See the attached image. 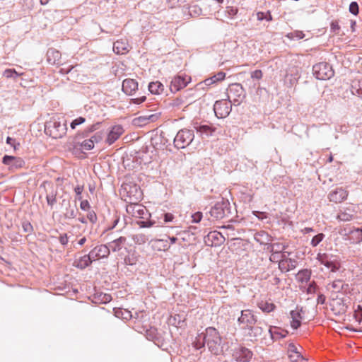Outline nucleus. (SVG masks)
<instances>
[{
    "label": "nucleus",
    "instance_id": "obj_1",
    "mask_svg": "<svg viewBox=\"0 0 362 362\" xmlns=\"http://www.w3.org/2000/svg\"><path fill=\"white\" fill-rule=\"evenodd\" d=\"M124 201L129 204L138 202L141 199L142 194L136 185L124 184L120 192Z\"/></svg>",
    "mask_w": 362,
    "mask_h": 362
},
{
    "label": "nucleus",
    "instance_id": "obj_2",
    "mask_svg": "<svg viewBox=\"0 0 362 362\" xmlns=\"http://www.w3.org/2000/svg\"><path fill=\"white\" fill-rule=\"evenodd\" d=\"M204 341L209 349L214 354H217L221 343V338L215 328H206Z\"/></svg>",
    "mask_w": 362,
    "mask_h": 362
},
{
    "label": "nucleus",
    "instance_id": "obj_3",
    "mask_svg": "<svg viewBox=\"0 0 362 362\" xmlns=\"http://www.w3.org/2000/svg\"><path fill=\"white\" fill-rule=\"evenodd\" d=\"M45 131L47 135L53 139H61L66 134V124H62L59 121L53 119L47 123Z\"/></svg>",
    "mask_w": 362,
    "mask_h": 362
},
{
    "label": "nucleus",
    "instance_id": "obj_4",
    "mask_svg": "<svg viewBox=\"0 0 362 362\" xmlns=\"http://www.w3.org/2000/svg\"><path fill=\"white\" fill-rule=\"evenodd\" d=\"M313 69L315 77L320 80L329 79L334 74L332 67L325 62L315 64Z\"/></svg>",
    "mask_w": 362,
    "mask_h": 362
},
{
    "label": "nucleus",
    "instance_id": "obj_5",
    "mask_svg": "<svg viewBox=\"0 0 362 362\" xmlns=\"http://www.w3.org/2000/svg\"><path fill=\"white\" fill-rule=\"evenodd\" d=\"M238 322L243 329L252 328L257 322V317L251 310H244L238 317Z\"/></svg>",
    "mask_w": 362,
    "mask_h": 362
},
{
    "label": "nucleus",
    "instance_id": "obj_6",
    "mask_svg": "<svg viewBox=\"0 0 362 362\" xmlns=\"http://www.w3.org/2000/svg\"><path fill=\"white\" fill-rule=\"evenodd\" d=\"M349 304V298H336L331 300L330 307L335 315H340L346 312Z\"/></svg>",
    "mask_w": 362,
    "mask_h": 362
},
{
    "label": "nucleus",
    "instance_id": "obj_7",
    "mask_svg": "<svg viewBox=\"0 0 362 362\" xmlns=\"http://www.w3.org/2000/svg\"><path fill=\"white\" fill-rule=\"evenodd\" d=\"M317 259L332 272L338 271L341 267L339 261L332 255L326 254L319 255Z\"/></svg>",
    "mask_w": 362,
    "mask_h": 362
},
{
    "label": "nucleus",
    "instance_id": "obj_8",
    "mask_svg": "<svg viewBox=\"0 0 362 362\" xmlns=\"http://www.w3.org/2000/svg\"><path fill=\"white\" fill-rule=\"evenodd\" d=\"M194 135L188 129H182L179 131L175 136V143L178 148H185L189 145L193 140Z\"/></svg>",
    "mask_w": 362,
    "mask_h": 362
},
{
    "label": "nucleus",
    "instance_id": "obj_9",
    "mask_svg": "<svg viewBox=\"0 0 362 362\" xmlns=\"http://www.w3.org/2000/svg\"><path fill=\"white\" fill-rule=\"evenodd\" d=\"M191 81V76L187 74L178 75L173 78L170 83V90L176 92L184 88Z\"/></svg>",
    "mask_w": 362,
    "mask_h": 362
},
{
    "label": "nucleus",
    "instance_id": "obj_10",
    "mask_svg": "<svg viewBox=\"0 0 362 362\" xmlns=\"http://www.w3.org/2000/svg\"><path fill=\"white\" fill-rule=\"evenodd\" d=\"M349 196V192L343 187H337L328 194L329 202L338 204L345 201Z\"/></svg>",
    "mask_w": 362,
    "mask_h": 362
},
{
    "label": "nucleus",
    "instance_id": "obj_11",
    "mask_svg": "<svg viewBox=\"0 0 362 362\" xmlns=\"http://www.w3.org/2000/svg\"><path fill=\"white\" fill-rule=\"evenodd\" d=\"M252 355V352L248 349L238 347L234 350L233 357L238 362H249Z\"/></svg>",
    "mask_w": 362,
    "mask_h": 362
},
{
    "label": "nucleus",
    "instance_id": "obj_12",
    "mask_svg": "<svg viewBox=\"0 0 362 362\" xmlns=\"http://www.w3.org/2000/svg\"><path fill=\"white\" fill-rule=\"evenodd\" d=\"M214 110L217 117L224 118L229 115L230 107L226 100H219L215 103Z\"/></svg>",
    "mask_w": 362,
    "mask_h": 362
},
{
    "label": "nucleus",
    "instance_id": "obj_13",
    "mask_svg": "<svg viewBox=\"0 0 362 362\" xmlns=\"http://www.w3.org/2000/svg\"><path fill=\"white\" fill-rule=\"evenodd\" d=\"M228 203L222 200L218 202L211 209L210 214L216 219H221L226 216V209Z\"/></svg>",
    "mask_w": 362,
    "mask_h": 362
},
{
    "label": "nucleus",
    "instance_id": "obj_14",
    "mask_svg": "<svg viewBox=\"0 0 362 362\" xmlns=\"http://www.w3.org/2000/svg\"><path fill=\"white\" fill-rule=\"evenodd\" d=\"M225 241L224 236L218 231H211L205 238L206 243L209 246H218Z\"/></svg>",
    "mask_w": 362,
    "mask_h": 362
},
{
    "label": "nucleus",
    "instance_id": "obj_15",
    "mask_svg": "<svg viewBox=\"0 0 362 362\" xmlns=\"http://www.w3.org/2000/svg\"><path fill=\"white\" fill-rule=\"evenodd\" d=\"M110 253V247L106 245H98L90 252L93 260L100 258H106L109 256Z\"/></svg>",
    "mask_w": 362,
    "mask_h": 362
},
{
    "label": "nucleus",
    "instance_id": "obj_16",
    "mask_svg": "<svg viewBox=\"0 0 362 362\" xmlns=\"http://www.w3.org/2000/svg\"><path fill=\"white\" fill-rule=\"evenodd\" d=\"M47 61L49 64L62 65V54L54 48H50L47 52Z\"/></svg>",
    "mask_w": 362,
    "mask_h": 362
},
{
    "label": "nucleus",
    "instance_id": "obj_17",
    "mask_svg": "<svg viewBox=\"0 0 362 362\" xmlns=\"http://www.w3.org/2000/svg\"><path fill=\"white\" fill-rule=\"evenodd\" d=\"M124 133V129L122 125L117 124L112 127L110 130L107 137L106 139L107 143L109 145L112 144L115 141H117L119 136Z\"/></svg>",
    "mask_w": 362,
    "mask_h": 362
},
{
    "label": "nucleus",
    "instance_id": "obj_18",
    "mask_svg": "<svg viewBox=\"0 0 362 362\" xmlns=\"http://www.w3.org/2000/svg\"><path fill=\"white\" fill-rule=\"evenodd\" d=\"M138 90V83L134 79L127 78L122 82V90L124 93L132 95Z\"/></svg>",
    "mask_w": 362,
    "mask_h": 362
},
{
    "label": "nucleus",
    "instance_id": "obj_19",
    "mask_svg": "<svg viewBox=\"0 0 362 362\" xmlns=\"http://www.w3.org/2000/svg\"><path fill=\"white\" fill-rule=\"evenodd\" d=\"M146 209L144 206L137 202L132 203L127 205V211L133 216L141 217L145 213Z\"/></svg>",
    "mask_w": 362,
    "mask_h": 362
},
{
    "label": "nucleus",
    "instance_id": "obj_20",
    "mask_svg": "<svg viewBox=\"0 0 362 362\" xmlns=\"http://www.w3.org/2000/svg\"><path fill=\"white\" fill-rule=\"evenodd\" d=\"M93 260V259L89 253V255H85L78 259H76L73 263V266L78 269H83L88 267L92 263Z\"/></svg>",
    "mask_w": 362,
    "mask_h": 362
},
{
    "label": "nucleus",
    "instance_id": "obj_21",
    "mask_svg": "<svg viewBox=\"0 0 362 362\" xmlns=\"http://www.w3.org/2000/svg\"><path fill=\"white\" fill-rule=\"evenodd\" d=\"M158 118V115L156 114H152L147 116H140L136 118H134L133 120V123L134 125L136 126H144L150 122H153L156 121Z\"/></svg>",
    "mask_w": 362,
    "mask_h": 362
},
{
    "label": "nucleus",
    "instance_id": "obj_22",
    "mask_svg": "<svg viewBox=\"0 0 362 362\" xmlns=\"http://www.w3.org/2000/svg\"><path fill=\"white\" fill-rule=\"evenodd\" d=\"M290 317L291 319L290 322L291 327L294 329H298L300 326L303 319L301 310L298 309L291 310L290 312Z\"/></svg>",
    "mask_w": 362,
    "mask_h": 362
},
{
    "label": "nucleus",
    "instance_id": "obj_23",
    "mask_svg": "<svg viewBox=\"0 0 362 362\" xmlns=\"http://www.w3.org/2000/svg\"><path fill=\"white\" fill-rule=\"evenodd\" d=\"M113 50L117 54H124L129 51V45L125 40H118L114 43Z\"/></svg>",
    "mask_w": 362,
    "mask_h": 362
},
{
    "label": "nucleus",
    "instance_id": "obj_24",
    "mask_svg": "<svg viewBox=\"0 0 362 362\" xmlns=\"http://www.w3.org/2000/svg\"><path fill=\"white\" fill-rule=\"evenodd\" d=\"M3 163L5 165H11V167L13 168H19L23 165L24 161L20 158L5 156L3 158Z\"/></svg>",
    "mask_w": 362,
    "mask_h": 362
},
{
    "label": "nucleus",
    "instance_id": "obj_25",
    "mask_svg": "<svg viewBox=\"0 0 362 362\" xmlns=\"http://www.w3.org/2000/svg\"><path fill=\"white\" fill-rule=\"evenodd\" d=\"M243 93V88L240 84H235L230 88L228 92V98H233L235 101H239Z\"/></svg>",
    "mask_w": 362,
    "mask_h": 362
},
{
    "label": "nucleus",
    "instance_id": "obj_26",
    "mask_svg": "<svg viewBox=\"0 0 362 362\" xmlns=\"http://www.w3.org/2000/svg\"><path fill=\"white\" fill-rule=\"evenodd\" d=\"M152 247L158 251H167L170 248L167 240L155 239L152 241Z\"/></svg>",
    "mask_w": 362,
    "mask_h": 362
},
{
    "label": "nucleus",
    "instance_id": "obj_27",
    "mask_svg": "<svg viewBox=\"0 0 362 362\" xmlns=\"http://www.w3.org/2000/svg\"><path fill=\"white\" fill-rule=\"evenodd\" d=\"M127 239L125 237H119V238L112 241L109 243L110 250L112 252H118L122 250L123 246L125 245Z\"/></svg>",
    "mask_w": 362,
    "mask_h": 362
},
{
    "label": "nucleus",
    "instance_id": "obj_28",
    "mask_svg": "<svg viewBox=\"0 0 362 362\" xmlns=\"http://www.w3.org/2000/svg\"><path fill=\"white\" fill-rule=\"evenodd\" d=\"M282 259L279 260V267L281 270L289 271L296 267V262L294 259H284V255H281Z\"/></svg>",
    "mask_w": 362,
    "mask_h": 362
},
{
    "label": "nucleus",
    "instance_id": "obj_29",
    "mask_svg": "<svg viewBox=\"0 0 362 362\" xmlns=\"http://www.w3.org/2000/svg\"><path fill=\"white\" fill-rule=\"evenodd\" d=\"M288 358L292 362L298 361L300 358V353L298 351V348L293 344H289L288 346Z\"/></svg>",
    "mask_w": 362,
    "mask_h": 362
},
{
    "label": "nucleus",
    "instance_id": "obj_30",
    "mask_svg": "<svg viewBox=\"0 0 362 362\" xmlns=\"http://www.w3.org/2000/svg\"><path fill=\"white\" fill-rule=\"evenodd\" d=\"M285 250V246L279 243H273L271 246V252H272L270 260L274 261L277 259V256Z\"/></svg>",
    "mask_w": 362,
    "mask_h": 362
},
{
    "label": "nucleus",
    "instance_id": "obj_31",
    "mask_svg": "<svg viewBox=\"0 0 362 362\" xmlns=\"http://www.w3.org/2000/svg\"><path fill=\"white\" fill-rule=\"evenodd\" d=\"M257 307L264 313H271L276 309V305L269 301L261 300L257 303Z\"/></svg>",
    "mask_w": 362,
    "mask_h": 362
},
{
    "label": "nucleus",
    "instance_id": "obj_32",
    "mask_svg": "<svg viewBox=\"0 0 362 362\" xmlns=\"http://www.w3.org/2000/svg\"><path fill=\"white\" fill-rule=\"evenodd\" d=\"M269 332L270 333L271 337L274 340L284 338L288 333V331L281 330L277 327L270 328Z\"/></svg>",
    "mask_w": 362,
    "mask_h": 362
},
{
    "label": "nucleus",
    "instance_id": "obj_33",
    "mask_svg": "<svg viewBox=\"0 0 362 362\" xmlns=\"http://www.w3.org/2000/svg\"><path fill=\"white\" fill-rule=\"evenodd\" d=\"M148 90L152 94L159 95L164 90V86L160 81L151 82Z\"/></svg>",
    "mask_w": 362,
    "mask_h": 362
},
{
    "label": "nucleus",
    "instance_id": "obj_34",
    "mask_svg": "<svg viewBox=\"0 0 362 362\" xmlns=\"http://www.w3.org/2000/svg\"><path fill=\"white\" fill-rule=\"evenodd\" d=\"M350 240L353 243H359L362 241V229L355 228L351 231Z\"/></svg>",
    "mask_w": 362,
    "mask_h": 362
},
{
    "label": "nucleus",
    "instance_id": "obj_35",
    "mask_svg": "<svg viewBox=\"0 0 362 362\" xmlns=\"http://www.w3.org/2000/svg\"><path fill=\"white\" fill-rule=\"evenodd\" d=\"M196 129L197 132L206 135H211L216 131V128L211 124L199 125L196 127Z\"/></svg>",
    "mask_w": 362,
    "mask_h": 362
},
{
    "label": "nucleus",
    "instance_id": "obj_36",
    "mask_svg": "<svg viewBox=\"0 0 362 362\" xmlns=\"http://www.w3.org/2000/svg\"><path fill=\"white\" fill-rule=\"evenodd\" d=\"M226 77V74L224 72L220 71L217 74L213 76L212 77L207 78L205 80V83L206 85H211L217 81H223Z\"/></svg>",
    "mask_w": 362,
    "mask_h": 362
},
{
    "label": "nucleus",
    "instance_id": "obj_37",
    "mask_svg": "<svg viewBox=\"0 0 362 362\" xmlns=\"http://www.w3.org/2000/svg\"><path fill=\"white\" fill-rule=\"evenodd\" d=\"M311 276V272L308 269L300 271L297 274V279L299 281L304 283L308 282Z\"/></svg>",
    "mask_w": 362,
    "mask_h": 362
},
{
    "label": "nucleus",
    "instance_id": "obj_38",
    "mask_svg": "<svg viewBox=\"0 0 362 362\" xmlns=\"http://www.w3.org/2000/svg\"><path fill=\"white\" fill-rule=\"evenodd\" d=\"M23 73H18L14 69H6L3 72V76L7 78H16L19 76H22Z\"/></svg>",
    "mask_w": 362,
    "mask_h": 362
},
{
    "label": "nucleus",
    "instance_id": "obj_39",
    "mask_svg": "<svg viewBox=\"0 0 362 362\" xmlns=\"http://www.w3.org/2000/svg\"><path fill=\"white\" fill-rule=\"evenodd\" d=\"M354 217V215L351 213L346 212V211H341L337 215V219L341 221H350Z\"/></svg>",
    "mask_w": 362,
    "mask_h": 362
},
{
    "label": "nucleus",
    "instance_id": "obj_40",
    "mask_svg": "<svg viewBox=\"0 0 362 362\" xmlns=\"http://www.w3.org/2000/svg\"><path fill=\"white\" fill-rule=\"evenodd\" d=\"M250 332L249 333L250 337L253 338H257L258 337H260L263 332V329L260 327H255L252 326V328H249Z\"/></svg>",
    "mask_w": 362,
    "mask_h": 362
},
{
    "label": "nucleus",
    "instance_id": "obj_41",
    "mask_svg": "<svg viewBox=\"0 0 362 362\" xmlns=\"http://www.w3.org/2000/svg\"><path fill=\"white\" fill-rule=\"evenodd\" d=\"M81 146L86 151L91 150L94 148V141L93 139L84 140L81 144Z\"/></svg>",
    "mask_w": 362,
    "mask_h": 362
},
{
    "label": "nucleus",
    "instance_id": "obj_42",
    "mask_svg": "<svg viewBox=\"0 0 362 362\" xmlns=\"http://www.w3.org/2000/svg\"><path fill=\"white\" fill-rule=\"evenodd\" d=\"M134 243L136 244H144L147 241L146 236L144 234H136L133 237Z\"/></svg>",
    "mask_w": 362,
    "mask_h": 362
},
{
    "label": "nucleus",
    "instance_id": "obj_43",
    "mask_svg": "<svg viewBox=\"0 0 362 362\" xmlns=\"http://www.w3.org/2000/svg\"><path fill=\"white\" fill-rule=\"evenodd\" d=\"M354 317L356 321L360 323L362 321V307L361 305H357V308L355 309L354 313Z\"/></svg>",
    "mask_w": 362,
    "mask_h": 362
},
{
    "label": "nucleus",
    "instance_id": "obj_44",
    "mask_svg": "<svg viewBox=\"0 0 362 362\" xmlns=\"http://www.w3.org/2000/svg\"><path fill=\"white\" fill-rule=\"evenodd\" d=\"M251 78L256 80H260L263 77V72L260 69H257L250 73Z\"/></svg>",
    "mask_w": 362,
    "mask_h": 362
},
{
    "label": "nucleus",
    "instance_id": "obj_45",
    "mask_svg": "<svg viewBox=\"0 0 362 362\" xmlns=\"http://www.w3.org/2000/svg\"><path fill=\"white\" fill-rule=\"evenodd\" d=\"M85 121H86V119L84 117H79L75 119L74 120H73V122L71 123V125H70L71 128L72 129H74L78 125L84 123Z\"/></svg>",
    "mask_w": 362,
    "mask_h": 362
},
{
    "label": "nucleus",
    "instance_id": "obj_46",
    "mask_svg": "<svg viewBox=\"0 0 362 362\" xmlns=\"http://www.w3.org/2000/svg\"><path fill=\"white\" fill-rule=\"evenodd\" d=\"M324 235L322 233H320L315 236H314L311 240V244L313 246L317 245L323 239Z\"/></svg>",
    "mask_w": 362,
    "mask_h": 362
},
{
    "label": "nucleus",
    "instance_id": "obj_47",
    "mask_svg": "<svg viewBox=\"0 0 362 362\" xmlns=\"http://www.w3.org/2000/svg\"><path fill=\"white\" fill-rule=\"evenodd\" d=\"M238 12V9L236 7L228 6L226 8V13L231 18H233V16H236Z\"/></svg>",
    "mask_w": 362,
    "mask_h": 362
},
{
    "label": "nucleus",
    "instance_id": "obj_48",
    "mask_svg": "<svg viewBox=\"0 0 362 362\" xmlns=\"http://www.w3.org/2000/svg\"><path fill=\"white\" fill-rule=\"evenodd\" d=\"M349 11L354 15L358 13V6L356 2H351L349 5Z\"/></svg>",
    "mask_w": 362,
    "mask_h": 362
},
{
    "label": "nucleus",
    "instance_id": "obj_49",
    "mask_svg": "<svg viewBox=\"0 0 362 362\" xmlns=\"http://www.w3.org/2000/svg\"><path fill=\"white\" fill-rule=\"evenodd\" d=\"M330 27H331V30L333 33H337V34L339 33V32L340 30V26H339L337 21H333L331 23Z\"/></svg>",
    "mask_w": 362,
    "mask_h": 362
},
{
    "label": "nucleus",
    "instance_id": "obj_50",
    "mask_svg": "<svg viewBox=\"0 0 362 362\" xmlns=\"http://www.w3.org/2000/svg\"><path fill=\"white\" fill-rule=\"evenodd\" d=\"M6 143L8 144L11 145V146H13L15 150H16L18 148V147L20 146V144L17 143L16 141V139L11 138L9 136L7 137V139H6Z\"/></svg>",
    "mask_w": 362,
    "mask_h": 362
},
{
    "label": "nucleus",
    "instance_id": "obj_51",
    "mask_svg": "<svg viewBox=\"0 0 362 362\" xmlns=\"http://www.w3.org/2000/svg\"><path fill=\"white\" fill-rule=\"evenodd\" d=\"M83 185H77L74 189V191L77 195V199L79 200L81 199V193L83 192Z\"/></svg>",
    "mask_w": 362,
    "mask_h": 362
},
{
    "label": "nucleus",
    "instance_id": "obj_52",
    "mask_svg": "<svg viewBox=\"0 0 362 362\" xmlns=\"http://www.w3.org/2000/svg\"><path fill=\"white\" fill-rule=\"evenodd\" d=\"M87 218L91 222L95 223L97 221V216L94 211H88Z\"/></svg>",
    "mask_w": 362,
    "mask_h": 362
},
{
    "label": "nucleus",
    "instance_id": "obj_53",
    "mask_svg": "<svg viewBox=\"0 0 362 362\" xmlns=\"http://www.w3.org/2000/svg\"><path fill=\"white\" fill-rule=\"evenodd\" d=\"M155 222L152 221H140L139 225L141 228H150L154 225Z\"/></svg>",
    "mask_w": 362,
    "mask_h": 362
},
{
    "label": "nucleus",
    "instance_id": "obj_54",
    "mask_svg": "<svg viewBox=\"0 0 362 362\" xmlns=\"http://www.w3.org/2000/svg\"><path fill=\"white\" fill-rule=\"evenodd\" d=\"M80 208L83 211H88L90 208V206L87 200H82L80 204Z\"/></svg>",
    "mask_w": 362,
    "mask_h": 362
},
{
    "label": "nucleus",
    "instance_id": "obj_55",
    "mask_svg": "<svg viewBox=\"0 0 362 362\" xmlns=\"http://www.w3.org/2000/svg\"><path fill=\"white\" fill-rule=\"evenodd\" d=\"M192 222L199 223L202 218V214L201 212H197L192 216Z\"/></svg>",
    "mask_w": 362,
    "mask_h": 362
},
{
    "label": "nucleus",
    "instance_id": "obj_56",
    "mask_svg": "<svg viewBox=\"0 0 362 362\" xmlns=\"http://www.w3.org/2000/svg\"><path fill=\"white\" fill-rule=\"evenodd\" d=\"M23 228L25 232H31L33 230V226L28 221L23 223Z\"/></svg>",
    "mask_w": 362,
    "mask_h": 362
},
{
    "label": "nucleus",
    "instance_id": "obj_57",
    "mask_svg": "<svg viewBox=\"0 0 362 362\" xmlns=\"http://www.w3.org/2000/svg\"><path fill=\"white\" fill-rule=\"evenodd\" d=\"M146 96H142V97L132 99V102L134 104L139 105V104L144 103L146 100Z\"/></svg>",
    "mask_w": 362,
    "mask_h": 362
},
{
    "label": "nucleus",
    "instance_id": "obj_58",
    "mask_svg": "<svg viewBox=\"0 0 362 362\" xmlns=\"http://www.w3.org/2000/svg\"><path fill=\"white\" fill-rule=\"evenodd\" d=\"M174 219V216L170 213H166L164 214V221L165 223L171 222Z\"/></svg>",
    "mask_w": 362,
    "mask_h": 362
},
{
    "label": "nucleus",
    "instance_id": "obj_59",
    "mask_svg": "<svg viewBox=\"0 0 362 362\" xmlns=\"http://www.w3.org/2000/svg\"><path fill=\"white\" fill-rule=\"evenodd\" d=\"M68 237L66 235V234H64V235H62L60 237H59V242L62 245H65L68 243Z\"/></svg>",
    "mask_w": 362,
    "mask_h": 362
},
{
    "label": "nucleus",
    "instance_id": "obj_60",
    "mask_svg": "<svg viewBox=\"0 0 362 362\" xmlns=\"http://www.w3.org/2000/svg\"><path fill=\"white\" fill-rule=\"evenodd\" d=\"M90 139H93L95 143H98L103 139V136L101 134H95Z\"/></svg>",
    "mask_w": 362,
    "mask_h": 362
},
{
    "label": "nucleus",
    "instance_id": "obj_61",
    "mask_svg": "<svg viewBox=\"0 0 362 362\" xmlns=\"http://www.w3.org/2000/svg\"><path fill=\"white\" fill-rule=\"evenodd\" d=\"M254 215L259 219H263L267 218V216L264 212L260 211H253Z\"/></svg>",
    "mask_w": 362,
    "mask_h": 362
},
{
    "label": "nucleus",
    "instance_id": "obj_62",
    "mask_svg": "<svg viewBox=\"0 0 362 362\" xmlns=\"http://www.w3.org/2000/svg\"><path fill=\"white\" fill-rule=\"evenodd\" d=\"M74 68V66H71L68 69L62 68L59 70V73L62 74H68Z\"/></svg>",
    "mask_w": 362,
    "mask_h": 362
},
{
    "label": "nucleus",
    "instance_id": "obj_63",
    "mask_svg": "<svg viewBox=\"0 0 362 362\" xmlns=\"http://www.w3.org/2000/svg\"><path fill=\"white\" fill-rule=\"evenodd\" d=\"M47 203L49 205H53L54 203L56 202V199L54 196H49V195H47Z\"/></svg>",
    "mask_w": 362,
    "mask_h": 362
},
{
    "label": "nucleus",
    "instance_id": "obj_64",
    "mask_svg": "<svg viewBox=\"0 0 362 362\" xmlns=\"http://www.w3.org/2000/svg\"><path fill=\"white\" fill-rule=\"evenodd\" d=\"M256 15H257V19L258 21H262L265 18V13H264V12H261V11L257 12Z\"/></svg>",
    "mask_w": 362,
    "mask_h": 362
}]
</instances>
